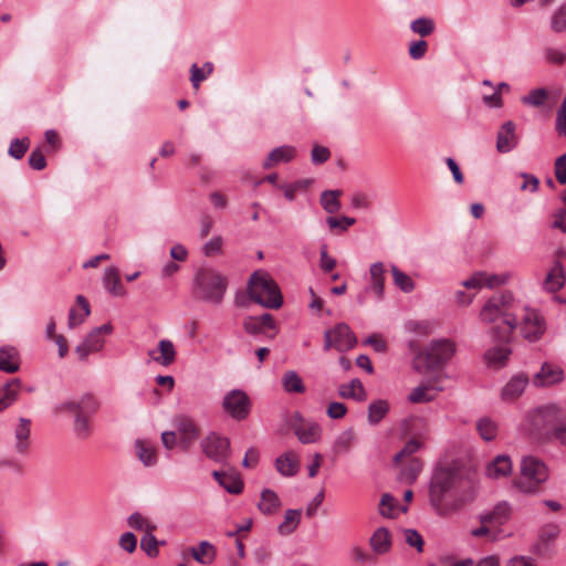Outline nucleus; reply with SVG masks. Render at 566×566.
<instances>
[{
  "mask_svg": "<svg viewBox=\"0 0 566 566\" xmlns=\"http://www.w3.org/2000/svg\"><path fill=\"white\" fill-rule=\"evenodd\" d=\"M478 493L475 482L453 465H439L431 475L428 501L440 517H449L471 503Z\"/></svg>",
  "mask_w": 566,
  "mask_h": 566,
  "instance_id": "f257e3e1",
  "label": "nucleus"
},
{
  "mask_svg": "<svg viewBox=\"0 0 566 566\" xmlns=\"http://www.w3.org/2000/svg\"><path fill=\"white\" fill-rule=\"evenodd\" d=\"M522 302L514 298L511 292L494 294L483 305L480 312V318L483 323L491 324L499 319L502 321L492 329L495 338L500 340H509V337L514 331V318L517 316V311Z\"/></svg>",
  "mask_w": 566,
  "mask_h": 566,
  "instance_id": "f03ea898",
  "label": "nucleus"
},
{
  "mask_svg": "<svg viewBox=\"0 0 566 566\" xmlns=\"http://www.w3.org/2000/svg\"><path fill=\"white\" fill-rule=\"evenodd\" d=\"M227 286V277L212 268H200L195 273L193 293L202 301L214 305L221 304Z\"/></svg>",
  "mask_w": 566,
  "mask_h": 566,
  "instance_id": "7ed1b4c3",
  "label": "nucleus"
},
{
  "mask_svg": "<svg viewBox=\"0 0 566 566\" xmlns=\"http://www.w3.org/2000/svg\"><path fill=\"white\" fill-rule=\"evenodd\" d=\"M248 293L250 298L265 308L277 310L283 297L277 284L264 271H255L249 279Z\"/></svg>",
  "mask_w": 566,
  "mask_h": 566,
  "instance_id": "20e7f679",
  "label": "nucleus"
},
{
  "mask_svg": "<svg viewBox=\"0 0 566 566\" xmlns=\"http://www.w3.org/2000/svg\"><path fill=\"white\" fill-rule=\"evenodd\" d=\"M549 471L543 460L525 455L521 460L520 475L514 480V486L525 494H535L539 486L548 480Z\"/></svg>",
  "mask_w": 566,
  "mask_h": 566,
  "instance_id": "39448f33",
  "label": "nucleus"
},
{
  "mask_svg": "<svg viewBox=\"0 0 566 566\" xmlns=\"http://www.w3.org/2000/svg\"><path fill=\"white\" fill-rule=\"evenodd\" d=\"M517 326H520L522 336L530 342L538 340L546 329L543 316L523 303H521L517 316L514 318V329Z\"/></svg>",
  "mask_w": 566,
  "mask_h": 566,
  "instance_id": "423d86ee",
  "label": "nucleus"
},
{
  "mask_svg": "<svg viewBox=\"0 0 566 566\" xmlns=\"http://www.w3.org/2000/svg\"><path fill=\"white\" fill-rule=\"evenodd\" d=\"M252 402L245 391L232 389L222 399V409L232 419L241 421L251 412Z\"/></svg>",
  "mask_w": 566,
  "mask_h": 566,
  "instance_id": "0eeeda50",
  "label": "nucleus"
},
{
  "mask_svg": "<svg viewBox=\"0 0 566 566\" xmlns=\"http://www.w3.org/2000/svg\"><path fill=\"white\" fill-rule=\"evenodd\" d=\"M357 343L355 334L345 323L337 324L334 328L324 333V350L335 348L338 352L352 349Z\"/></svg>",
  "mask_w": 566,
  "mask_h": 566,
  "instance_id": "6e6552de",
  "label": "nucleus"
},
{
  "mask_svg": "<svg viewBox=\"0 0 566 566\" xmlns=\"http://www.w3.org/2000/svg\"><path fill=\"white\" fill-rule=\"evenodd\" d=\"M386 268L382 262H375L369 268V285L357 296L358 305L366 303V295H370L375 302H381L385 296Z\"/></svg>",
  "mask_w": 566,
  "mask_h": 566,
  "instance_id": "1a4fd4ad",
  "label": "nucleus"
},
{
  "mask_svg": "<svg viewBox=\"0 0 566 566\" xmlns=\"http://www.w3.org/2000/svg\"><path fill=\"white\" fill-rule=\"evenodd\" d=\"M455 344L450 339L432 340L426 349V363L429 369L444 366L455 354Z\"/></svg>",
  "mask_w": 566,
  "mask_h": 566,
  "instance_id": "9d476101",
  "label": "nucleus"
},
{
  "mask_svg": "<svg viewBox=\"0 0 566 566\" xmlns=\"http://www.w3.org/2000/svg\"><path fill=\"white\" fill-rule=\"evenodd\" d=\"M203 453L216 462H226L230 457V441L216 432H210L201 441Z\"/></svg>",
  "mask_w": 566,
  "mask_h": 566,
  "instance_id": "9b49d317",
  "label": "nucleus"
},
{
  "mask_svg": "<svg viewBox=\"0 0 566 566\" xmlns=\"http://www.w3.org/2000/svg\"><path fill=\"white\" fill-rule=\"evenodd\" d=\"M564 380L563 369L554 364L544 363L533 377V385L535 387H548L554 386Z\"/></svg>",
  "mask_w": 566,
  "mask_h": 566,
  "instance_id": "f8f14e48",
  "label": "nucleus"
},
{
  "mask_svg": "<svg viewBox=\"0 0 566 566\" xmlns=\"http://www.w3.org/2000/svg\"><path fill=\"white\" fill-rule=\"evenodd\" d=\"M516 126L512 120L503 123L496 135V150L501 154L512 151L518 144Z\"/></svg>",
  "mask_w": 566,
  "mask_h": 566,
  "instance_id": "ddd939ff",
  "label": "nucleus"
},
{
  "mask_svg": "<svg viewBox=\"0 0 566 566\" xmlns=\"http://www.w3.org/2000/svg\"><path fill=\"white\" fill-rule=\"evenodd\" d=\"M175 426L180 434V444L187 450L198 439L199 428L191 418L186 416L177 417Z\"/></svg>",
  "mask_w": 566,
  "mask_h": 566,
  "instance_id": "4468645a",
  "label": "nucleus"
},
{
  "mask_svg": "<svg viewBox=\"0 0 566 566\" xmlns=\"http://www.w3.org/2000/svg\"><path fill=\"white\" fill-rule=\"evenodd\" d=\"M563 415V409L556 403L539 406L532 412V421L537 428L546 427L557 421Z\"/></svg>",
  "mask_w": 566,
  "mask_h": 566,
  "instance_id": "2eb2a0df",
  "label": "nucleus"
},
{
  "mask_svg": "<svg viewBox=\"0 0 566 566\" xmlns=\"http://www.w3.org/2000/svg\"><path fill=\"white\" fill-rule=\"evenodd\" d=\"M31 421L27 418H20L14 429V450L20 455H28L30 451Z\"/></svg>",
  "mask_w": 566,
  "mask_h": 566,
  "instance_id": "dca6fc26",
  "label": "nucleus"
},
{
  "mask_svg": "<svg viewBox=\"0 0 566 566\" xmlns=\"http://www.w3.org/2000/svg\"><path fill=\"white\" fill-rule=\"evenodd\" d=\"M505 283V277L490 274L486 272H476L472 274L469 279L462 282V285L467 289H476L480 290L482 287L493 289L495 286H500Z\"/></svg>",
  "mask_w": 566,
  "mask_h": 566,
  "instance_id": "f3484780",
  "label": "nucleus"
},
{
  "mask_svg": "<svg viewBox=\"0 0 566 566\" xmlns=\"http://www.w3.org/2000/svg\"><path fill=\"white\" fill-rule=\"evenodd\" d=\"M148 356L160 366L168 367L175 363L177 352L170 339H161L157 350H149Z\"/></svg>",
  "mask_w": 566,
  "mask_h": 566,
  "instance_id": "a211bd4d",
  "label": "nucleus"
},
{
  "mask_svg": "<svg viewBox=\"0 0 566 566\" xmlns=\"http://www.w3.org/2000/svg\"><path fill=\"white\" fill-rule=\"evenodd\" d=\"M296 157V149L291 145H283L272 149L262 164L264 169H270L279 164L290 163Z\"/></svg>",
  "mask_w": 566,
  "mask_h": 566,
  "instance_id": "6ab92c4d",
  "label": "nucleus"
},
{
  "mask_svg": "<svg viewBox=\"0 0 566 566\" xmlns=\"http://www.w3.org/2000/svg\"><path fill=\"white\" fill-rule=\"evenodd\" d=\"M276 471L285 478H292L300 470V460L293 451H287L275 459Z\"/></svg>",
  "mask_w": 566,
  "mask_h": 566,
  "instance_id": "aec40b11",
  "label": "nucleus"
},
{
  "mask_svg": "<svg viewBox=\"0 0 566 566\" xmlns=\"http://www.w3.org/2000/svg\"><path fill=\"white\" fill-rule=\"evenodd\" d=\"M528 384V377L525 374L513 376L510 381L502 388L501 397L504 401H513L517 399L525 390Z\"/></svg>",
  "mask_w": 566,
  "mask_h": 566,
  "instance_id": "412c9836",
  "label": "nucleus"
},
{
  "mask_svg": "<svg viewBox=\"0 0 566 566\" xmlns=\"http://www.w3.org/2000/svg\"><path fill=\"white\" fill-rule=\"evenodd\" d=\"M104 346V338L98 331H92L85 339L75 347V353L81 360H85L91 353L98 352Z\"/></svg>",
  "mask_w": 566,
  "mask_h": 566,
  "instance_id": "4be33fe9",
  "label": "nucleus"
},
{
  "mask_svg": "<svg viewBox=\"0 0 566 566\" xmlns=\"http://www.w3.org/2000/svg\"><path fill=\"white\" fill-rule=\"evenodd\" d=\"M20 369V356L12 346H2L0 348V370L13 374Z\"/></svg>",
  "mask_w": 566,
  "mask_h": 566,
  "instance_id": "5701e85b",
  "label": "nucleus"
},
{
  "mask_svg": "<svg viewBox=\"0 0 566 566\" xmlns=\"http://www.w3.org/2000/svg\"><path fill=\"white\" fill-rule=\"evenodd\" d=\"M103 284L108 293L114 296H124L126 290L120 281L119 272L117 268H107L103 275Z\"/></svg>",
  "mask_w": 566,
  "mask_h": 566,
  "instance_id": "b1692460",
  "label": "nucleus"
},
{
  "mask_svg": "<svg viewBox=\"0 0 566 566\" xmlns=\"http://www.w3.org/2000/svg\"><path fill=\"white\" fill-rule=\"evenodd\" d=\"M511 515V506L507 502H501L496 504L492 511L482 514L480 522L482 524H504Z\"/></svg>",
  "mask_w": 566,
  "mask_h": 566,
  "instance_id": "393cba45",
  "label": "nucleus"
},
{
  "mask_svg": "<svg viewBox=\"0 0 566 566\" xmlns=\"http://www.w3.org/2000/svg\"><path fill=\"white\" fill-rule=\"evenodd\" d=\"M337 391L345 399H354L356 401H365L367 399L365 387L358 378L352 379L348 384L340 385Z\"/></svg>",
  "mask_w": 566,
  "mask_h": 566,
  "instance_id": "a878e982",
  "label": "nucleus"
},
{
  "mask_svg": "<svg viewBox=\"0 0 566 566\" xmlns=\"http://www.w3.org/2000/svg\"><path fill=\"white\" fill-rule=\"evenodd\" d=\"M216 481L231 494H240L243 491V482L235 473H226L221 471H213L212 473Z\"/></svg>",
  "mask_w": 566,
  "mask_h": 566,
  "instance_id": "bb28decb",
  "label": "nucleus"
},
{
  "mask_svg": "<svg viewBox=\"0 0 566 566\" xmlns=\"http://www.w3.org/2000/svg\"><path fill=\"white\" fill-rule=\"evenodd\" d=\"M20 389L21 380L19 378H13L0 389V412L8 409L18 399Z\"/></svg>",
  "mask_w": 566,
  "mask_h": 566,
  "instance_id": "cd10ccee",
  "label": "nucleus"
},
{
  "mask_svg": "<svg viewBox=\"0 0 566 566\" xmlns=\"http://www.w3.org/2000/svg\"><path fill=\"white\" fill-rule=\"evenodd\" d=\"M282 502L279 495L271 489H264L261 492V500L258 504L259 510L264 515H272L281 509Z\"/></svg>",
  "mask_w": 566,
  "mask_h": 566,
  "instance_id": "c85d7f7f",
  "label": "nucleus"
},
{
  "mask_svg": "<svg viewBox=\"0 0 566 566\" xmlns=\"http://www.w3.org/2000/svg\"><path fill=\"white\" fill-rule=\"evenodd\" d=\"M293 430L298 441L303 444L314 443L321 437V427L315 422L295 424Z\"/></svg>",
  "mask_w": 566,
  "mask_h": 566,
  "instance_id": "c756f323",
  "label": "nucleus"
},
{
  "mask_svg": "<svg viewBox=\"0 0 566 566\" xmlns=\"http://www.w3.org/2000/svg\"><path fill=\"white\" fill-rule=\"evenodd\" d=\"M512 472V461L507 455H497L488 465L486 474L493 479L507 476Z\"/></svg>",
  "mask_w": 566,
  "mask_h": 566,
  "instance_id": "7c9ffc66",
  "label": "nucleus"
},
{
  "mask_svg": "<svg viewBox=\"0 0 566 566\" xmlns=\"http://www.w3.org/2000/svg\"><path fill=\"white\" fill-rule=\"evenodd\" d=\"M356 441L355 431L349 428L342 431L334 440L333 443V453L335 455H342L348 453Z\"/></svg>",
  "mask_w": 566,
  "mask_h": 566,
  "instance_id": "2f4dec72",
  "label": "nucleus"
},
{
  "mask_svg": "<svg viewBox=\"0 0 566 566\" xmlns=\"http://www.w3.org/2000/svg\"><path fill=\"white\" fill-rule=\"evenodd\" d=\"M190 554L196 562L202 565H210L216 558L217 551L211 543L202 541L198 547L190 548Z\"/></svg>",
  "mask_w": 566,
  "mask_h": 566,
  "instance_id": "473e14b6",
  "label": "nucleus"
},
{
  "mask_svg": "<svg viewBox=\"0 0 566 566\" xmlns=\"http://www.w3.org/2000/svg\"><path fill=\"white\" fill-rule=\"evenodd\" d=\"M565 284L564 269L560 262H555L552 270L544 280V289L548 292H556Z\"/></svg>",
  "mask_w": 566,
  "mask_h": 566,
  "instance_id": "72a5a7b5",
  "label": "nucleus"
},
{
  "mask_svg": "<svg viewBox=\"0 0 566 566\" xmlns=\"http://www.w3.org/2000/svg\"><path fill=\"white\" fill-rule=\"evenodd\" d=\"M76 303L81 307V313H77L75 308H71L69 312V318H67V325L70 328H74L82 323L85 322V319L91 314V307L87 302V300L83 295L76 296Z\"/></svg>",
  "mask_w": 566,
  "mask_h": 566,
  "instance_id": "f704fd0d",
  "label": "nucleus"
},
{
  "mask_svg": "<svg viewBox=\"0 0 566 566\" xmlns=\"http://www.w3.org/2000/svg\"><path fill=\"white\" fill-rule=\"evenodd\" d=\"M136 454L146 467H153L157 463V452L155 447L146 440L135 442Z\"/></svg>",
  "mask_w": 566,
  "mask_h": 566,
  "instance_id": "c9c22d12",
  "label": "nucleus"
},
{
  "mask_svg": "<svg viewBox=\"0 0 566 566\" xmlns=\"http://www.w3.org/2000/svg\"><path fill=\"white\" fill-rule=\"evenodd\" d=\"M370 547L377 554H385L391 546L390 534L387 528H377L369 539Z\"/></svg>",
  "mask_w": 566,
  "mask_h": 566,
  "instance_id": "e433bc0d",
  "label": "nucleus"
},
{
  "mask_svg": "<svg viewBox=\"0 0 566 566\" xmlns=\"http://www.w3.org/2000/svg\"><path fill=\"white\" fill-rule=\"evenodd\" d=\"M389 402L385 399H378L369 403L367 420L371 426L378 424L389 412Z\"/></svg>",
  "mask_w": 566,
  "mask_h": 566,
  "instance_id": "4c0bfd02",
  "label": "nucleus"
},
{
  "mask_svg": "<svg viewBox=\"0 0 566 566\" xmlns=\"http://www.w3.org/2000/svg\"><path fill=\"white\" fill-rule=\"evenodd\" d=\"M423 463L418 458H411L407 464L401 469L399 473V480L412 484L418 479L420 472L422 471Z\"/></svg>",
  "mask_w": 566,
  "mask_h": 566,
  "instance_id": "58836bf2",
  "label": "nucleus"
},
{
  "mask_svg": "<svg viewBox=\"0 0 566 566\" xmlns=\"http://www.w3.org/2000/svg\"><path fill=\"white\" fill-rule=\"evenodd\" d=\"M302 510L289 509L284 513L283 522L277 526L281 535L292 534L301 522Z\"/></svg>",
  "mask_w": 566,
  "mask_h": 566,
  "instance_id": "ea45409f",
  "label": "nucleus"
},
{
  "mask_svg": "<svg viewBox=\"0 0 566 566\" xmlns=\"http://www.w3.org/2000/svg\"><path fill=\"white\" fill-rule=\"evenodd\" d=\"M343 195L342 190H325L321 193L319 202L322 208L327 213H336L340 210L342 203L339 197Z\"/></svg>",
  "mask_w": 566,
  "mask_h": 566,
  "instance_id": "a19ab883",
  "label": "nucleus"
},
{
  "mask_svg": "<svg viewBox=\"0 0 566 566\" xmlns=\"http://www.w3.org/2000/svg\"><path fill=\"white\" fill-rule=\"evenodd\" d=\"M283 389L289 394H303L305 386L300 375L294 370H287L282 376Z\"/></svg>",
  "mask_w": 566,
  "mask_h": 566,
  "instance_id": "79ce46f5",
  "label": "nucleus"
},
{
  "mask_svg": "<svg viewBox=\"0 0 566 566\" xmlns=\"http://www.w3.org/2000/svg\"><path fill=\"white\" fill-rule=\"evenodd\" d=\"M391 275L394 284L403 293H410L415 290V283L412 279L399 270L396 265H391Z\"/></svg>",
  "mask_w": 566,
  "mask_h": 566,
  "instance_id": "37998d69",
  "label": "nucleus"
},
{
  "mask_svg": "<svg viewBox=\"0 0 566 566\" xmlns=\"http://www.w3.org/2000/svg\"><path fill=\"white\" fill-rule=\"evenodd\" d=\"M127 524L129 527L142 531L144 534L148 532H155L157 526L153 523H150L145 516H143L140 513L136 512L129 515L127 518Z\"/></svg>",
  "mask_w": 566,
  "mask_h": 566,
  "instance_id": "c03bdc74",
  "label": "nucleus"
},
{
  "mask_svg": "<svg viewBox=\"0 0 566 566\" xmlns=\"http://www.w3.org/2000/svg\"><path fill=\"white\" fill-rule=\"evenodd\" d=\"M511 354V350L507 347H494L485 353V358L490 365L502 367L509 356Z\"/></svg>",
  "mask_w": 566,
  "mask_h": 566,
  "instance_id": "a18cd8bd",
  "label": "nucleus"
},
{
  "mask_svg": "<svg viewBox=\"0 0 566 566\" xmlns=\"http://www.w3.org/2000/svg\"><path fill=\"white\" fill-rule=\"evenodd\" d=\"M164 545L165 542H158L154 535V532H148L143 535L140 539V548L149 556L156 557L159 554L158 545Z\"/></svg>",
  "mask_w": 566,
  "mask_h": 566,
  "instance_id": "49530a36",
  "label": "nucleus"
},
{
  "mask_svg": "<svg viewBox=\"0 0 566 566\" xmlns=\"http://www.w3.org/2000/svg\"><path fill=\"white\" fill-rule=\"evenodd\" d=\"M476 429L481 436L482 439L485 441H491L495 438L497 428L494 421H492L490 418H481L476 422Z\"/></svg>",
  "mask_w": 566,
  "mask_h": 566,
  "instance_id": "de8ad7c7",
  "label": "nucleus"
},
{
  "mask_svg": "<svg viewBox=\"0 0 566 566\" xmlns=\"http://www.w3.org/2000/svg\"><path fill=\"white\" fill-rule=\"evenodd\" d=\"M543 57L546 63L559 66L566 62V52L555 46H546L543 50Z\"/></svg>",
  "mask_w": 566,
  "mask_h": 566,
  "instance_id": "09e8293b",
  "label": "nucleus"
},
{
  "mask_svg": "<svg viewBox=\"0 0 566 566\" xmlns=\"http://www.w3.org/2000/svg\"><path fill=\"white\" fill-rule=\"evenodd\" d=\"M30 147V139L28 137L14 138L11 140L8 154L14 159H21Z\"/></svg>",
  "mask_w": 566,
  "mask_h": 566,
  "instance_id": "8fccbe9b",
  "label": "nucleus"
},
{
  "mask_svg": "<svg viewBox=\"0 0 566 566\" xmlns=\"http://www.w3.org/2000/svg\"><path fill=\"white\" fill-rule=\"evenodd\" d=\"M548 97V92L545 88H535L528 95L522 97V103L525 105L539 107L543 106Z\"/></svg>",
  "mask_w": 566,
  "mask_h": 566,
  "instance_id": "3c124183",
  "label": "nucleus"
},
{
  "mask_svg": "<svg viewBox=\"0 0 566 566\" xmlns=\"http://www.w3.org/2000/svg\"><path fill=\"white\" fill-rule=\"evenodd\" d=\"M379 513L385 517H395L397 515V501L394 496L386 493L381 496L379 503Z\"/></svg>",
  "mask_w": 566,
  "mask_h": 566,
  "instance_id": "603ef678",
  "label": "nucleus"
},
{
  "mask_svg": "<svg viewBox=\"0 0 566 566\" xmlns=\"http://www.w3.org/2000/svg\"><path fill=\"white\" fill-rule=\"evenodd\" d=\"M431 387L430 386H418L412 389V391L408 396V400L412 403H422V402H429L433 400L434 396L430 395Z\"/></svg>",
  "mask_w": 566,
  "mask_h": 566,
  "instance_id": "864d4df0",
  "label": "nucleus"
},
{
  "mask_svg": "<svg viewBox=\"0 0 566 566\" xmlns=\"http://www.w3.org/2000/svg\"><path fill=\"white\" fill-rule=\"evenodd\" d=\"M98 410L97 400L91 396L85 395L78 400L77 413H82L83 416H93Z\"/></svg>",
  "mask_w": 566,
  "mask_h": 566,
  "instance_id": "5fc2aeb1",
  "label": "nucleus"
},
{
  "mask_svg": "<svg viewBox=\"0 0 566 566\" xmlns=\"http://www.w3.org/2000/svg\"><path fill=\"white\" fill-rule=\"evenodd\" d=\"M411 30L421 36L430 35L434 30V22L429 18H419L411 22Z\"/></svg>",
  "mask_w": 566,
  "mask_h": 566,
  "instance_id": "6e6d98bb",
  "label": "nucleus"
},
{
  "mask_svg": "<svg viewBox=\"0 0 566 566\" xmlns=\"http://www.w3.org/2000/svg\"><path fill=\"white\" fill-rule=\"evenodd\" d=\"M311 182L312 181L308 179H302V180L294 181L292 184L281 185L279 187H280V189L283 190L285 198L287 200L292 201L295 199L296 192L298 190H303V189L307 188L311 185Z\"/></svg>",
  "mask_w": 566,
  "mask_h": 566,
  "instance_id": "4d7b16f0",
  "label": "nucleus"
},
{
  "mask_svg": "<svg viewBox=\"0 0 566 566\" xmlns=\"http://www.w3.org/2000/svg\"><path fill=\"white\" fill-rule=\"evenodd\" d=\"M74 431L80 439H87L91 434V424L88 416L76 413L74 419Z\"/></svg>",
  "mask_w": 566,
  "mask_h": 566,
  "instance_id": "13d9d810",
  "label": "nucleus"
},
{
  "mask_svg": "<svg viewBox=\"0 0 566 566\" xmlns=\"http://www.w3.org/2000/svg\"><path fill=\"white\" fill-rule=\"evenodd\" d=\"M551 28L556 33L566 31V3L552 15Z\"/></svg>",
  "mask_w": 566,
  "mask_h": 566,
  "instance_id": "bf43d9fd",
  "label": "nucleus"
},
{
  "mask_svg": "<svg viewBox=\"0 0 566 566\" xmlns=\"http://www.w3.org/2000/svg\"><path fill=\"white\" fill-rule=\"evenodd\" d=\"M560 533V527L556 523H548L541 527L539 530V539L544 544H548L557 538Z\"/></svg>",
  "mask_w": 566,
  "mask_h": 566,
  "instance_id": "052dcab7",
  "label": "nucleus"
},
{
  "mask_svg": "<svg viewBox=\"0 0 566 566\" xmlns=\"http://www.w3.org/2000/svg\"><path fill=\"white\" fill-rule=\"evenodd\" d=\"M421 443L416 440L411 439L409 440L405 447L394 457V463L398 464L402 458L410 457L415 454L418 450H420Z\"/></svg>",
  "mask_w": 566,
  "mask_h": 566,
  "instance_id": "680f3d73",
  "label": "nucleus"
},
{
  "mask_svg": "<svg viewBox=\"0 0 566 566\" xmlns=\"http://www.w3.org/2000/svg\"><path fill=\"white\" fill-rule=\"evenodd\" d=\"M405 539L407 544L411 547H416L418 552L423 551V538L421 534L412 528L405 530Z\"/></svg>",
  "mask_w": 566,
  "mask_h": 566,
  "instance_id": "e2e57ef3",
  "label": "nucleus"
},
{
  "mask_svg": "<svg viewBox=\"0 0 566 566\" xmlns=\"http://www.w3.org/2000/svg\"><path fill=\"white\" fill-rule=\"evenodd\" d=\"M243 328L250 335H259L265 332L256 316H248L243 321Z\"/></svg>",
  "mask_w": 566,
  "mask_h": 566,
  "instance_id": "0e129e2a",
  "label": "nucleus"
},
{
  "mask_svg": "<svg viewBox=\"0 0 566 566\" xmlns=\"http://www.w3.org/2000/svg\"><path fill=\"white\" fill-rule=\"evenodd\" d=\"M28 163L31 168L42 170L46 167V159L41 149H33L29 156Z\"/></svg>",
  "mask_w": 566,
  "mask_h": 566,
  "instance_id": "69168bd1",
  "label": "nucleus"
},
{
  "mask_svg": "<svg viewBox=\"0 0 566 566\" xmlns=\"http://www.w3.org/2000/svg\"><path fill=\"white\" fill-rule=\"evenodd\" d=\"M556 130L559 135L566 137V96L564 97L563 103L557 111Z\"/></svg>",
  "mask_w": 566,
  "mask_h": 566,
  "instance_id": "338daca9",
  "label": "nucleus"
},
{
  "mask_svg": "<svg viewBox=\"0 0 566 566\" xmlns=\"http://www.w3.org/2000/svg\"><path fill=\"white\" fill-rule=\"evenodd\" d=\"M555 176L560 185L566 184V153L555 161Z\"/></svg>",
  "mask_w": 566,
  "mask_h": 566,
  "instance_id": "774afa93",
  "label": "nucleus"
}]
</instances>
